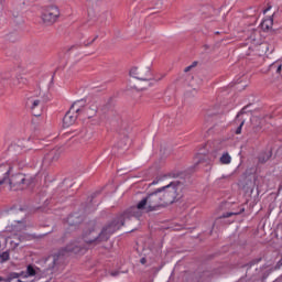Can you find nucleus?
<instances>
[{"label":"nucleus","mask_w":282,"mask_h":282,"mask_svg":"<svg viewBox=\"0 0 282 282\" xmlns=\"http://www.w3.org/2000/svg\"><path fill=\"white\" fill-rule=\"evenodd\" d=\"M177 182H171L170 184L158 188L138 203V210L153 213L154 210H159V208L171 206V204L177 199Z\"/></svg>","instance_id":"obj_1"},{"label":"nucleus","mask_w":282,"mask_h":282,"mask_svg":"<svg viewBox=\"0 0 282 282\" xmlns=\"http://www.w3.org/2000/svg\"><path fill=\"white\" fill-rule=\"evenodd\" d=\"M59 18L61 9H58L56 6L51 4L42 9L41 19L44 25H54Z\"/></svg>","instance_id":"obj_2"},{"label":"nucleus","mask_w":282,"mask_h":282,"mask_svg":"<svg viewBox=\"0 0 282 282\" xmlns=\"http://www.w3.org/2000/svg\"><path fill=\"white\" fill-rule=\"evenodd\" d=\"M83 107V101H75L69 110L66 112V115L63 118V127H72L76 123V120L78 119V113L83 111L80 108Z\"/></svg>","instance_id":"obj_3"},{"label":"nucleus","mask_w":282,"mask_h":282,"mask_svg":"<svg viewBox=\"0 0 282 282\" xmlns=\"http://www.w3.org/2000/svg\"><path fill=\"white\" fill-rule=\"evenodd\" d=\"M122 226H124V221L122 220V218L115 219L110 225L106 226L101 230V232L99 234V239H101L102 241H107V239H109V237H111L113 232L120 230Z\"/></svg>","instance_id":"obj_4"},{"label":"nucleus","mask_w":282,"mask_h":282,"mask_svg":"<svg viewBox=\"0 0 282 282\" xmlns=\"http://www.w3.org/2000/svg\"><path fill=\"white\" fill-rule=\"evenodd\" d=\"M32 184V181L25 174H18L11 178L10 185L13 191H23Z\"/></svg>","instance_id":"obj_5"},{"label":"nucleus","mask_w":282,"mask_h":282,"mask_svg":"<svg viewBox=\"0 0 282 282\" xmlns=\"http://www.w3.org/2000/svg\"><path fill=\"white\" fill-rule=\"evenodd\" d=\"M130 76L137 78L138 80H151L153 76L151 75V68L149 67H132L130 69Z\"/></svg>","instance_id":"obj_6"},{"label":"nucleus","mask_w":282,"mask_h":282,"mask_svg":"<svg viewBox=\"0 0 282 282\" xmlns=\"http://www.w3.org/2000/svg\"><path fill=\"white\" fill-rule=\"evenodd\" d=\"M80 102H82V106H80L82 111H79V113H83V116H86V118H94V116L98 113V102L94 101L86 107H83V101Z\"/></svg>","instance_id":"obj_7"},{"label":"nucleus","mask_w":282,"mask_h":282,"mask_svg":"<svg viewBox=\"0 0 282 282\" xmlns=\"http://www.w3.org/2000/svg\"><path fill=\"white\" fill-rule=\"evenodd\" d=\"M249 41L252 45H261V32L259 30H251Z\"/></svg>","instance_id":"obj_8"},{"label":"nucleus","mask_w":282,"mask_h":282,"mask_svg":"<svg viewBox=\"0 0 282 282\" xmlns=\"http://www.w3.org/2000/svg\"><path fill=\"white\" fill-rule=\"evenodd\" d=\"M65 252H74V254H78V252H83V249L78 246V242H70L66 246L65 250L62 251V254H65Z\"/></svg>","instance_id":"obj_9"},{"label":"nucleus","mask_w":282,"mask_h":282,"mask_svg":"<svg viewBox=\"0 0 282 282\" xmlns=\"http://www.w3.org/2000/svg\"><path fill=\"white\" fill-rule=\"evenodd\" d=\"M274 15H270L268 18H264L263 21L261 22V29L264 32H268L272 30V25H274Z\"/></svg>","instance_id":"obj_10"},{"label":"nucleus","mask_w":282,"mask_h":282,"mask_svg":"<svg viewBox=\"0 0 282 282\" xmlns=\"http://www.w3.org/2000/svg\"><path fill=\"white\" fill-rule=\"evenodd\" d=\"M243 113H246V107L237 115L236 122H240L239 127L236 130L237 135L241 133V129L246 123V119H243Z\"/></svg>","instance_id":"obj_11"},{"label":"nucleus","mask_w":282,"mask_h":282,"mask_svg":"<svg viewBox=\"0 0 282 282\" xmlns=\"http://www.w3.org/2000/svg\"><path fill=\"white\" fill-rule=\"evenodd\" d=\"M0 175H2V177L0 178V186H1V184H3L6 180L10 177V166L0 165Z\"/></svg>","instance_id":"obj_12"},{"label":"nucleus","mask_w":282,"mask_h":282,"mask_svg":"<svg viewBox=\"0 0 282 282\" xmlns=\"http://www.w3.org/2000/svg\"><path fill=\"white\" fill-rule=\"evenodd\" d=\"M26 106L30 107L31 111H33L34 116H39L37 113L34 112V109L39 108L41 106V100L40 99H34L30 97L26 100Z\"/></svg>","instance_id":"obj_13"},{"label":"nucleus","mask_w":282,"mask_h":282,"mask_svg":"<svg viewBox=\"0 0 282 282\" xmlns=\"http://www.w3.org/2000/svg\"><path fill=\"white\" fill-rule=\"evenodd\" d=\"M271 158L272 149H269L265 152L260 153V155L258 156V161L260 162V164H265V162H268V160H270Z\"/></svg>","instance_id":"obj_14"},{"label":"nucleus","mask_w":282,"mask_h":282,"mask_svg":"<svg viewBox=\"0 0 282 282\" xmlns=\"http://www.w3.org/2000/svg\"><path fill=\"white\" fill-rule=\"evenodd\" d=\"M220 164H230L232 162V156L228 152L223 153L219 159Z\"/></svg>","instance_id":"obj_15"},{"label":"nucleus","mask_w":282,"mask_h":282,"mask_svg":"<svg viewBox=\"0 0 282 282\" xmlns=\"http://www.w3.org/2000/svg\"><path fill=\"white\" fill-rule=\"evenodd\" d=\"M24 276H36V269L32 264L26 267V274Z\"/></svg>","instance_id":"obj_16"},{"label":"nucleus","mask_w":282,"mask_h":282,"mask_svg":"<svg viewBox=\"0 0 282 282\" xmlns=\"http://www.w3.org/2000/svg\"><path fill=\"white\" fill-rule=\"evenodd\" d=\"M249 18L252 19L253 23H256V21L259 19V9H252L251 14H249Z\"/></svg>","instance_id":"obj_17"},{"label":"nucleus","mask_w":282,"mask_h":282,"mask_svg":"<svg viewBox=\"0 0 282 282\" xmlns=\"http://www.w3.org/2000/svg\"><path fill=\"white\" fill-rule=\"evenodd\" d=\"M48 158H52V161L56 162V160H58V158H61V152L53 150L50 152Z\"/></svg>","instance_id":"obj_18"},{"label":"nucleus","mask_w":282,"mask_h":282,"mask_svg":"<svg viewBox=\"0 0 282 282\" xmlns=\"http://www.w3.org/2000/svg\"><path fill=\"white\" fill-rule=\"evenodd\" d=\"M246 208L241 207L239 212L226 213L223 217H232V215H241Z\"/></svg>","instance_id":"obj_19"},{"label":"nucleus","mask_w":282,"mask_h":282,"mask_svg":"<svg viewBox=\"0 0 282 282\" xmlns=\"http://www.w3.org/2000/svg\"><path fill=\"white\" fill-rule=\"evenodd\" d=\"M82 138H84L85 142H87V140H91V133L87 132V130H84L82 132Z\"/></svg>","instance_id":"obj_20"},{"label":"nucleus","mask_w":282,"mask_h":282,"mask_svg":"<svg viewBox=\"0 0 282 282\" xmlns=\"http://www.w3.org/2000/svg\"><path fill=\"white\" fill-rule=\"evenodd\" d=\"M1 261H9L10 260V253L8 251H4L0 254Z\"/></svg>","instance_id":"obj_21"},{"label":"nucleus","mask_w":282,"mask_h":282,"mask_svg":"<svg viewBox=\"0 0 282 282\" xmlns=\"http://www.w3.org/2000/svg\"><path fill=\"white\" fill-rule=\"evenodd\" d=\"M247 184H248V181L246 180V176L243 177V181L238 182L239 188H246Z\"/></svg>","instance_id":"obj_22"},{"label":"nucleus","mask_w":282,"mask_h":282,"mask_svg":"<svg viewBox=\"0 0 282 282\" xmlns=\"http://www.w3.org/2000/svg\"><path fill=\"white\" fill-rule=\"evenodd\" d=\"M11 278V281H13V279H21V274L17 273V272H12L9 275Z\"/></svg>","instance_id":"obj_23"},{"label":"nucleus","mask_w":282,"mask_h":282,"mask_svg":"<svg viewBox=\"0 0 282 282\" xmlns=\"http://www.w3.org/2000/svg\"><path fill=\"white\" fill-rule=\"evenodd\" d=\"M282 267V258L280 259V261L275 264L274 270H281Z\"/></svg>","instance_id":"obj_24"},{"label":"nucleus","mask_w":282,"mask_h":282,"mask_svg":"<svg viewBox=\"0 0 282 282\" xmlns=\"http://www.w3.org/2000/svg\"><path fill=\"white\" fill-rule=\"evenodd\" d=\"M272 10V6L267 7V9L263 10V14H268Z\"/></svg>","instance_id":"obj_25"},{"label":"nucleus","mask_w":282,"mask_h":282,"mask_svg":"<svg viewBox=\"0 0 282 282\" xmlns=\"http://www.w3.org/2000/svg\"><path fill=\"white\" fill-rule=\"evenodd\" d=\"M19 274H20V276H22V279H28L29 278V276H25V274H28V272H25V271H22Z\"/></svg>","instance_id":"obj_26"},{"label":"nucleus","mask_w":282,"mask_h":282,"mask_svg":"<svg viewBox=\"0 0 282 282\" xmlns=\"http://www.w3.org/2000/svg\"><path fill=\"white\" fill-rule=\"evenodd\" d=\"M281 69H282V66L279 65L278 68H276V73H278V74H281Z\"/></svg>","instance_id":"obj_27"},{"label":"nucleus","mask_w":282,"mask_h":282,"mask_svg":"<svg viewBox=\"0 0 282 282\" xmlns=\"http://www.w3.org/2000/svg\"><path fill=\"white\" fill-rule=\"evenodd\" d=\"M140 262L144 265V263H147V258H142Z\"/></svg>","instance_id":"obj_28"},{"label":"nucleus","mask_w":282,"mask_h":282,"mask_svg":"<svg viewBox=\"0 0 282 282\" xmlns=\"http://www.w3.org/2000/svg\"><path fill=\"white\" fill-rule=\"evenodd\" d=\"M192 68H193V66H187V67L185 68V72H191Z\"/></svg>","instance_id":"obj_29"},{"label":"nucleus","mask_w":282,"mask_h":282,"mask_svg":"<svg viewBox=\"0 0 282 282\" xmlns=\"http://www.w3.org/2000/svg\"><path fill=\"white\" fill-rule=\"evenodd\" d=\"M85 241H86V243H91V242H94V239H89V240L85 239Z\"/></svg>","instance_id":"obj_30"},{"label":"nucleus","mask_w":282,"mask_h":282,"mask_svg":"<svg viewBox=\"0 0 282 282\" xmlns=\"http://www.w3.org/2000/svg\"><path fill=\"white\" fill-rule=\"evenodd\" d=\"M4 282H12L11 278L9 276L7 280H3Z\"/></svg>","instance_id":"obj_31"},{"label":"nucleus","mask_w":282,"mask_h":282,"mask_svg":"<svg viewBox=\"0 0 282 282\" xmlns=\"http://www.w3.org/2000/svg\"><path fill=\"white\" fill-rule=\"evenodd\" d=\"M20 228H25V226H23V224L20 223Z\"/></svg>","instance_id":"obj_32"},{"label":"nucleus","mask_w":282,"mask_h":282,"mask_svg":"<svg viewBox=\"0 0 282 282\" xmlns=\"http://www.w3.org/2000/svg\"><path fill=\"white\" fill-rule=\"evenodd\" d=\"M3 281H4L3 276H0V282H3Z\"/></svg>","instance_id":"obj_33"},{"label":"nucleus","mask_w":282,"mask_h":282,"mask_svg":"<svg viewBox=\"0 0 282 282\" xmlns=\"http://www.w3.org/2000/svg\"><path fill=\"white\" fill-rule=\"evenodd\" d=\"M152 184L155 185V184H158V182L154 181Z\"/></svg>","instance_id":"obj_34"},{"label":"nucleus","mask_w":282,"mask_h":282,"mask_svg":"<svg viewBox=\"0 0 282 282\" xmlns=\"http://www.w3.org/2000/svg\"><path fill=\"white\" fill-rule=\"evenodd\" d=\"M251 122H254V119H253V118H251Z\"/></svg>","instance_id":"obj_35"},{"label":"nucleus","mask_w":282,"mask_h":282,"mask_svg":"<svg viewBox=\"0 0 282 282\" xmlns=\"http://www.w3.org/2000/svg\"><path fill=\"white\" fill-rule=\"evenodd\" d=\"M259 261H261V259H258V260H257V263H259Z\"/></svg>","instance_id":"obj_36"}]
</instances>
